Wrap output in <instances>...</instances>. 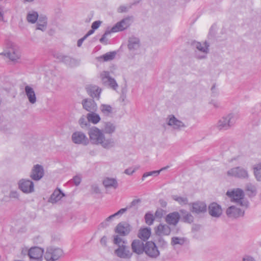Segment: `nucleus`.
Wrapping results in <instances>:
<instances>
[{
  "mask_svg": "<svg viewBox=\"0 0 261 261\" xmlns=\"http://www.w3.org/2000/svg\"><path fill=\"white\" fill-rule=\"evenodd\" d=\"M185 242V239L184 238H179L177 237H174L172 239V244H182Z\"/></svg>",
  "mask_w": 261,
  "mask_h": 261,
  "instance_id": "nucleus-36",
  "label": "nucleus"
},
{
  "mask_svg": "<svg viewBox=\"0 0 261 261\" xmlns=\"http://www.w3.org/2000/svg\"><path fill=\"white\" fill-rule=\"evenodd\" d=\"M100 77L104 83L108 82L109 85L114 89H115L117 87V84L116 81L113 79H112L109 76V74L108 72H103L100 74Z\"/></svg>",
  "mask_w": 261,
  "mask_h": 261,
  "instance_id": "nucleus-12",
  "label": "nucleus"
},
{
  "mask_svg": "<svg viewBox=\"0 0 261 261\" xmlns=\"http://www.w3.org/2000/svg\"><path fill=\"white\" fill-rule=\"evenodd\" d=\"M81 179L79 176H75L73 178V181L75 183V185H78L80 183Z\"/></svg>",
  "mask_w": 261,
  "mask_h": 261,
  "instance_id": "nucleus-40",
  "label": "nucleus"
},
{
  "mask_svg": "<svg viewBox=\"0 0 261 261\" xmlns=\"http://www.w3.org/2000/svg\"><path fill=\"white\" fill-rule=\"evenodd\" d=\"M87 92L91 97H99L101 90L96 86H89L87 88Z\"/></svg>",
  "mask_w": 261,
  "mask_h": 261,
  "instance_id": "nucleus-21",
  "label": "nucleus"
},
{
  "mask_svg": "<svg viewBox=\"0 0 261 261\" xmlns=\"http://www.w3.org/2000/svg\"><path fill=\"white\" fill-rule=\"evenodd\" d=\"M155 232L159 235H168L170 233V228L166 225H159L155 229Z\"/></svg>",
  "mask_w": 261,
  "mask_h": 261,
  "instance_id": "nucleus-20",
  "label": "nucleus"
},
{
  "mask_svg": "<svg viewBox=\"0 0 261 261\" xmlns=\"http://www.w3.org/2000/svg\"><path fill=\"white\" fill-rule=\"evenodd\" d=\"M130 231V226L126 223H120L117 225L115 228V232L121 236H125Z\"/></svg>",
  "mask_w": 261,
  "mask_h": 261,
  "instance_id": "nucleus-9",
  "label": "nucleus"
},
{
  "mask_svg": "<svg viewBox=\"0 0 261 261\" xmlns=\"http://www.w3.org/2000/svg\"><path fill=\"white\" fill-rule=\"evenodd\" d=\"M227 214L229 217H238L244 215L240 210L236 208L234 206H230L227 210Z\"/></svg>",
  "mask_w": 261,
  "mask_h": 261,
  "instance_id": "nucleus-18",
  "label": "nucleus"
},
{
  "mask_svg": "<svg viewBox=\"0 0 261 261\" xmlns=\"http://www.w3.org/2000/svg\"><path fill=\"white\" fill-rule=\"evenodd\" d=\"M130 20L128 18H126L120 22L117 23L111 30L112 33H116L120 31H122L124 29H126L130 25Z\"/></svg>",
  "mask_w": 261,
  "mask_h": 261,
  "instance_id": "nucleus-7",
  "label": "nucleus"
},
{
  "mask_svg": "<svg viewBox=\"0 0 261 261\" xmlns=\"http://www.w3.org/2000/svg\"><path fill=\"white\" fill-rule=\"evenodd\" d=\"M62 255V251L60 249L49 248L45 254V258L47 261L57 260Z\"/></svg>",
  "mask_w": 261,
  "mask_h": 261,
  "instance_id": "nucleus-4",
  "label": "nucleus"
},
{
  "mask_svg": "<svg viewBox=\"0 0 261 261\" xmlns=\"http://www.w3.org/2000/svg\"><path fill=\"white\" fill-rule=\"evenodd\" d=\"M3 20V15H2V14L1 13H0V21L1 20Z\"/></svg>",
  "mask_w": 261,
  "mask_h": 261,
  "instance_id": "nucleus-46",
  "label": "nucleus"
},
{
  "mask_svg": "<svg viewBox=\"0 0 261 261\" xmlns=\"http://www.w3.org/2000/svg\"><path fill=\"white\" fill-rule=\"evenodd\" d=\"M209 213L212 216L219 217L222 213V210L219 205L213 203L209 206Z\"/></svg>",
  "mask_w": 261,
  "mask_h": 261,
  "instance_id": "nucleus-15",
  "label": "nucleus"
},
{
  "mask_svg": "<svg viewBox=\"0 0 261 261\" xmlns=\"http://www.w3.org/2000/svg\"><path fill=\"white\" fill-rule=\"evenodd\" d=\"M106 241V239L103 238H102L101 240V243H103V242H105Z\"/></svg>",
  "mask_w": 261,
  "mask_h": 261,
  "instance_id": "nucleus-48",
  "label": "nucleus"
},
{
  "mask_svg": "<svg viewBox=\"0 0 261 261\" xmlns=\"http://www.w3.org/2000/svg\"><path fill=\"white\" fill-rule=\"evenodd\" d=\"M19 188L24 193H30L34 190V185L30 180H22L19 183Z\"/></svg>",
  "mask_w": 261,
  "mask_h": 261,
  "instance_id": "nucleus-8",
  "label": "nucleus"
},
{
  "mask_svg": "<svg viewBox=\"0 0 261 261\" xmlns=\"http://www.w3.org/2000/svg\"><path fill=\"white\" fill-rule=\"evenodd\" d=\"M219 126H220V128H223V127H224V125H222V124H220V125H219Z\"/></svg>",
  "mask_w": 261,
  "mask_h": 261,
  "instance_id": "nucleus-49",
  "label": "nucleus"
},
{
  "mask_svg": "<svg viewBox=\"0 0 261 261\" xmlns=\"http://www.w3.org/2000/svg\"><path fill=\"white\" fill-rule=\"evenodd\" d=\"M103 185L106 187H116L117 185V182L114 179L107 178L105 179L103 181Z\"/></svg>",
  "mask_w": 261,
  "mask_h": 261,
  "instance_id": "nucleus-28",
  "label": "nucleus"
},
{
  "mask_svg": "<svg viewBox=\"0 0 261 261\" xmlns=\"http://www.w3.org/2000/svg\"><path fill=\"white\" fill-rule=\"evenodd\" d=\"M89 135L92 143L100 144L105 148L110 146L111 142L105 139L103 134L98 128L95 127L92 128L89 132Z\"/></svg>",
  "mask_w": 261,
  "mask_h": 261,
  "instance_id": "nucleus-1",
  "label": "nucleus"
},
{
  "mask_svg": "<svg viewBox=\"0 0 261 261\" xmlns=\"http://www.w3.org/2000/svg\"><path fill=\"white\" fill-rule=\"evenodd\" d=\"M180 219V216L177 212H173L168 214L166 218L167 223L170 225H175Z\"/></svg>",
  "mask_w": 261,
  "mask_h": 261,
  "instance_id": "nucleus-13",
  "label": "nucleus"
},
{
  "mask_svg": "<svg viewBox=\"0 0 261 261\" xmlns=\"http://www.w3.org/2000/svg\"><path fill=\"white\" fill-rule=\"evenodd\" d=\"M103 40H104V38H101L100 39V42H102V41H103Z\"/></svg>",
  "mask_w": 261,
  "mask_h": 261,
  "instance_id": "nucleus-50",
  "label": "nucleus"
},
{
  "mask_svg": "<svg viewBox=\"0 0 261 261\" xmlns=\"http://www.w3.org/2000/svg\"><path fill=\"white\" fill-rule=\"evenodd\" d=\"M206 210V206L205 204L202 202H196L193 204L192 209L193 213H200L205 212Z\"/></svg>",
  "mask_w": 261,
  "mask_h": 261,
  "instance_id": "nucleus-16",
  "label": "nucleus"
},
{
  "mask_svg": "<svg viewBox=\"0 0 261 261\" xmlns=\"http://www.w3.org/2000/svg\"><path fill=\"white\" fill-rule=\"evenodd\" d=\"M208 45L206 42L200 43L198 42L196 45V47L198 49L203 52H206L208 50Z\"/></svg>",
  "mask_w": 261,
  "mask_h": 261,
  "instance_id": "nucleus-32",
  "label": "nucleus"
},
{
  "mask_svg": "<svg viewBox=\"0 0 261 261\" xmlns=\"http://www.w3.org/2000/svg\"><path fill=\"white\" fill-rule=\"evenodd\" d=\"M254 174L258 180H261V165H258L254 168Z\"/></svg>",
  "mask_w": 261,
  "mask_h": 261,
  "instance_id": "nucleus-34",
  "label": "nucleus"
},
{
  "mask_svg": "<svg viewBox=\"0 0 261 261\" xmlns=\"http://www.w3.org/2000/svg\"><path fill=\"white\" fill-rule=\"evenodd\" d=\"M135 171V170H133L132 169H127L125 170V173L127 174H132L133 173H134Z\"/></svg>",
  "mask_w": 261,
  "mask_h": 261,
  "instance_id": "nucleus-41",
  "label": "nucleus"
},
{
  "mask_svg": "<svg viewBox=\"0 0 261 261\" xmlns=\"http://www.w3.org/2000/svg\"><path fill=\"white\" fill-rule=\"evenodd\" d=\"M185 219H186V218H185ZM188 221H189V219H188V220H185V221H188V222H189Z\"/></svg>",
  "mask_w": 261,
  "mask_h": 261,
  "instance_id": "nucleus-53",
  "label": "nucleus"
},
{
  "mask_svg": "<svg viewBox=\"0 0 261 261\" xmlns=\"http://www.w3.org/2000/svg\"><path fill=\"white\" fill-rule=\"evenodd\" d=\"M38 17V15L37 12H33L28 14L27 16V19L29 22L31 23H35L37 20Z\"/></svg>",
  "mask_w": 261,
  "mask_h": 261,
  "instance_id": "nucleus-30",
  "label": "nucleus"
},
{
  "mask_svg": "<svg viewBox=\"0 0 261 261\" xmlns=\"http://www.w3.org/2000/svg\"><path fill=\"white\" fill-rule=\"evenodd\" d=\"M83 106L84 109L88 111H90L93 110L95 107V103L93 101H88L84 100L83 102Z\"/></svg>",
  "mask_w": 261,
  "mask_h": 261,
  "instance_id": "nucleus-25",
  "label": "nucleus"
},
{
  "mask_svg": "<svg viewBox=\"0 0 261 261\" xmlns=\"http://www.w3.org/2000/svg\"><path fill=\"white\" fill-rule=\"evenodd\" d=\"M168 124L169 125H175L177 127L184 126L182 123L176 120L174 116H172L170 118L168 122Z\"/></svg>",
  "mask_w": 261,
  "mask_h": 261,
  "instance_id": "nucleus-29",
  "label": "nucleus"
},
{
  "mask_svg": "<svg viewBox=\"0 0 261 261\" xmlns=\"http://www.w3.org/2000/svg\"><path fill=\"white\" fill-rule=\"evenodd\" d=\"M86 38H87V37H85V36L83 38H82V39H80V40L78 41V42H77V45H78L79 46H80L82 45V43H83V41H84V40Z\"/></svg>",
  "mask_w": 261,
  "mask_h": 261,
  "instance_id": "nucleus-42",
  "label": "nucleus"
},
{
  "mask_svg": "<svg viewBox=\"0 0 261 261\" xmlns=\"http://www.w3.org/2000/svg\"><path fill=\"white\" fill-rule=\"evenodd\" d=\"M43 175V169L40 165H35L33 169L31 174V177L34 180L40 179Z\"/></svg>",
  "mask_w": 261,
  "mask_h": 261,
  "instance_id": "nucleus-10",
  "label": "nucleus"
},
{
  "mask_svg": "<svg viewBox=\"0 0 261 261\" xmlns=\"http://www.w3.org/2000/svg\"><path fill=\"white\" fill-rule=\"evenodd\" d=\"M27 95L30 102L34 103L36 101V96L33 89L27 86L25 88Z\"/></svg>",
  "mask_w": 261,
  "mask_h": 261,
  "instance_id": "nucleus-22",
  "label": "nucleus"
},
{
  "mask_svg": "<svg viewBox=\"0 0 261 261\" xmlns=\"http://www.w3.org/2000/svg\"><path fill=\"white\" fill-rule=\"evenodd\" d=\"M226 195L231 198L232 201L241 202L244 197V193L242 190L237 189L231 191H227Z\"/></svg>",
  "mask_w": 261,
  "mask_h": 261,
  "instance_id": "nucleus-5",
  "label": "nucleus"
},
{
  "mask_svg": "<svg viewBox=\"0 0 261 261\" xmlns=\"http://www.w3.org/2000/svg\"><path fill=\"white\" fill-rule=\"evenodd\" d=\"M25 1H27V2H32V1H33V0H25Z\"/></svg>",
  "mask_w": 261,
  "mask_h": 261,
  "instance_id": "nucleus-52",
  "label": "nucleus"
},
{
  "mask_svg": "<svg viewBox=\"0 0 261 261\" xmlns=\"http://www.w3.org/2000/svg\"><path fill=\"white\" fill-rule=\"evenodd\" d=\"M43 250L39 247H32L29 250L28 255L31 259L41 261L43 255Z\"/></svg>",
  "mask_w": 261,
  "mask_h": 261,
  "instance_id": "nucleus-6",
  "label": "nucleus"
},
{
  "mask_svg": "<svg viewBox=\"0 0 261 261\" xmlns=\"http://www.w3.org/2000/svg\"><path fill=\"white\" fill-rule=\"evenodd\" d=\"M7 57L12 61H15L19 58V55L17 51L12 48L11 50L6 53Z\"/></svg>",
  "mask_w": 261,
  "mask_h": 261,
  "instance_id": "nucleus-27",
  "label": "nucleus"
},
{
  "mask_svg": "<svg viewBox=\"0 0 261 261\" xmlns=\"http://www.w3.org/2000/svg\"><path fill=\"white\" fill-rule=\"evenodd\" d=\"M72 139L73 141L76 144H86L88 142V139L85 135L81 133L76 132L72 135Z\"/></svg>",
  "mask_w": 261,
  "mask_h": 261,
  "instance_id": "nucleus-11",
  "label": "nucleus"
},
{
  "mask_svg": "<svg viewBox=\"0 0 261 261\" xmlns=\"http://www.w3.org/2000/svg\"><path fill=\"white\" fill-rule=\"evenodd\" d=\"M42 21V23L38 24L37 29L43 31L45 28L46 22L45 19H43Z\"/></svg>",
  "mask_w": 261,
  "mask_h": 261,
  "instance_id": "nucleus-39",
  "label": "nucleus"
},
{
  "mask_svg": "<svg viewBox=\"0 0 261 261\" xmlns=\"http://www.w3.org/2000/svg\"><path fill=\"white\" fill-rule=\"evenodd\" d=\"M144 251L148 256L151 257H156L159 255V251L155 244L152 242H147L146 243Z\"/></svg>",
  "mask_w": 261,
  "mask_h": 261,
  "instance_id": "nucleus-3",
  "label": "nucleus"
},
{
  "mask_svg": "<svg viewBox=\"0 0 261 261\" xmlns=\"http://www.w3.org/2000/svg\"><path fill=\"white\" fill-rule=\"evenodd\" d=\"M243 261H254L252 257H247L243 259Z\"/></svg>",
  "mask_w": 261,
  "mask_h": 261,
  "instance_id": "nucleus-44",
  "label": "nucleus"
},
{
  "mask_svg": "<svg viewBox=\"0 0 261 261\" xmlns=\"http://www.w3.org/2000/svg\"><path fill=\"white\" fill-rule=\"evenodd\" d=\"M87 119L89 121L96 124L100 121V117L98 115L95 113H89L87 115Z\"/></svg>",
  "mask_w": 261,
  "mask_h": 261,
  "instance_id": "nucleus-26",
  "label": "nucleus"
},
{
  "mask_svg": "<svg viewBox=\"0 0 261 261\" xmlns=\"http://www.w3.org/2000/svg\"><path fill=\"white\" fill-rule=\"evenodd\" d=\"M150 235V229L148 228H142L139 230L138 237L142 240L146 241L149 239Z\"/></svg>",
  "mask_w": 261,
  "mask_h": 261,
  "instance_id": "nucleus-19",
  "label": "nucleus"
},
{
  "mask_svg": "<svg viewBox=\"0 0 261 261\" xmlns=\"http://www.w3.org/2000/svg\"><path fill=\"white\" fill-rule=\"evenodd\" d=\"M145 219L146 223L148 225L152 224L154 221V217L153 215L149 213L146 214Z\"/></svg>",
  "mask_w": 261,
  "mask_h": 261,
  "instance_id": "nucleus-35",
  "label": "nucleus"
},
{
  "mask_svg": "<svg viewBox=\"0 0 261 261\" xmlns=\"http://www.w3.org/2000/svg\"><path fill=\"white\" fill-rule=\"evenodd\" d=\"M101 110L103 114L108 115L112 112V109L110 106L103 105L101 106Z\"/></svg>",
  "mask_w": 261,
  "mask_h": 261,
  "instance_id": "nucleus-33",
  "label": "nucleus"
},
{
  "mask_svg": "<svg viewBox=\"0 0 261 261\" xmlns=\"http://www.w3.org/2000/svg\"><path fill=\"white\" fill-rule=\"evenodd\" d=\"M113 130H114V127H113L112 128V129H111L110 130H107V132H108V133H111V132L113 131Z\"/></svg>",
  "mask_w": 261,
  "mask_h": 261,
  "instance_id": "nucleus-47",
  "label": "nucleus"
},
{
  "mask_svg": "<svg viewBox=\"0 0 261 261\" xmlns=\"http://www.w3.org/2000/svg\"><path fill=\"white\" fill-rule=\"evenodd\" d=\"M115 52H109L100 57V58L105 61L112 60L115 57Z\"/></svg>",
  "mask_w": 261,
  "mask_h": 261,
  "instance_id": "nucleus-31",
  "label": "nucleus"
},
{
  "mask_svg": "<svg viewBox=\"0 0 261 261\" xmlns=\"http://www.w3.org/2000/svg\"><path fill=\"white\" fill-rule=\"evenodd\" d=\"M64 195L60 190H56L52 194L50 197V200L52 202H55L60 200Z\"/></svg>",
  "mask_w": 261,
  "mask_h": 261,
  "instance_id": "nucleus-24",
  "label": "nucleus"
},
{
  "mask_svg": "<svg viewBox=\"0 0 261 261\" xmlns=\"http://www.w3.org/2000/svg\"><path fill=\"white\" fill-rule=\"evenodd\" d=\"M114 243L117 245L119 247L116 249L115 252L116 254L120 258H127L132 255V253L129 251L128 248L124 245L125 241L122 240L119 237L116 236L114 237Z\"/></svg>",
  "mask_w": 261,
  "mask_h": 261,
  "instance_id": "nucleus-2",
  "label": "nucleus"
},
{
  "mask_svg": "<svg viewBox=\"0 0 261 261\" xmlns=\"http://www.w3.org/2000/svg\"><path fill=\"white\" fill-rule=\"evenodd\" d=\"M156 172H158V173H159V171H157V172H149L148 173H146V174H144L143 176V177L144 178L145 177H146V176H148L149 175H152L153 173H156Z\"/></svg>",
  "mask_w": 261,
  "mask_h": 261,
  "instance_id": "nucleus-43",
  "label": "nucleus"
},
{
  "mask_svg": "<svg viewBox=\"0 0 261 261\" xmlns=\"http://www.w3.org/2000/svg\"><path fill=\"white\" fill-rule=\"evenodd\" d=\"M102 22L101 21H95L92 24V29L88 31L87 34L85 35V37H88L89 36L94 33V31L98 29L101 25Z\"/></svg>",
  "mask_w": 261,
  "mask_h": 261,
  "instance_id": "nucleus-23",
  "label": "nucleus"
},
{
  "mask_svg": "<svg viewBox=\"0 0 261 261\" xmlns=\"http://www.w3.org/2000/svg\"><path fill=\"white\" fill-rule=\"evenodd\" d=\"M126 211V208H121L120 209L119 211H118L117 213H115L114 214L109 216L108 218H107V220H110L111 219V218L116 216H118V215H122V214H123L125 211Z\"/></svg>",
  "mask_w": 261,
  "mask_h": 261,
  "instance_id": "nucleus-37",
  "label": "nucleus"
},
{
  "mask_svg": "<svg viewBox=\"0 0 261 261\" xmlns=\"http://www.w3.org/2000/svg\"><path fill=\"white\" fill-rule=\"evenodd\" d=\"M83 120H84V119H81L80 120V123H81V125H82V121H83Z\"/></svg>",
  "mask_w": 261,
  "mask_h": 261,
  "instance_id": "nucleus-51",
  "label": "nucleus"
},
{
  "mask_svg": "<svg viewBox=\"0 0 261 261\" xmlns=\"http://www.w3.org/2000/svg\"><path fill=\"white\" fill-rule=\"evenodd\" d=\"M228 174L238 177H245L247 176V173L246 171L240 169V168H236L231 169L230 171H228Z\"/></svg>",
  "mask_w": 261,
  "mask_h": 261,
  "instance_id": "nucleus-17",
  "label": "nucleus"
},
{
  "mask_svg": "<svg viewBox=\"0 0 261 261\" xmlns=\"http://www.w3.org/2000/svg\"><path fill=\"white\" fill-rule=\"evenodd\" d=\"M174 199L178 201L180 204H185L187 202V200L186 198L178 196H174Z\"/></svg>",
  "mask_w": 261,
  "mask_h": 261,
  "instance_id": "nucleus-38",
  "label": "nucleus"
},
{
  "mask_svg": "<svg viewBox=\"0 0 261 261\" xmlns=\"http://www.w3.org/2000/svg\"><path fill=\"white\" fill-rule=\"evenodd\" d=\"M187 216H188V217H189V221H192V217L191 215H188Z\"/></svg>",
  "mask_w": 261,
  "mask_h": 261,
  "instance_id": "nucleus-45",
  "label": "nucleus"
},
{
  "mask_svg": "<svg viewBox=\"0 0 261 261\" xmlns=\"http://www.w3.org/2000/svg\"><path fill=\"white\" fill-rule=\"evenodd\" d=\"M132 248L133 251L137 254L142 253L144 250L143 243L138 240H135L132 242Z\"/></svg>",
  "mask_w": 261,
  "mask_h": 261,
  "instance_id": "nucleus-14",
  "label": "nucleus"
}]
</instances>
